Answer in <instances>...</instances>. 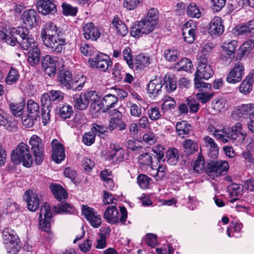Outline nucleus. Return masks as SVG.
Instances as JSON below:
<instances>
[{
    "instance_id": "1",
    "label": "nucleus",
    "mask_w": 254,
    "mask_h": 254,
    "mask_svg": "<svg viewBox=\"0 0 254 254\" xmlns=\"http://www.w3.org/2000/svg\"><path fill=\"white\" fill-rule=\"evenodd\" d=\"M215 132L214 137L216 139L221 140L223 143L231 140L236 145L243 143L247 136V132L240 123H237L230 129L223 127L221 130H215Z\"/></svg>"
},
{
    "instance_id": "2",
    "label": "nucleus",
    "mask_w": 254,
    "mask_h": 254,
    "mask_svg": "<svg viewBox=\"0 0 254 254\" xmlns=\"http://www.w3.org/2000/svg\"><path fill=\"white\" fill-rule=\"evenodd\" d=\"M72 98V104L74 108L79 110H84L88 107L90 103L93 109H95L96 104L98 105L100 96L95 91H89L73 95Z\"/></svg>"
},
{
    "instance_id": "3",
    "label": "nucleus",
    "mask_w": 254,
    "mask_h": 254,
    "mask_svg": "<svg viewBox=\"0 0 254 254\" xmlns=\"http://www.w3.org/2000/svg\"><path fill=\"white\" fill-rule=\"evenodd\" d=\"M11 33L13 36H18L17 43L20 47L24 50H30L38 47L32 36L29 35L28 28L21 26L11 28Z\"/></svg>"
},
{
    "instance_id": "4",
    "label": "nucleus",
    "mask_w": 254,
    "mask_h": 254,
    "mask_svg": "<svg viewBox=\"0 0 254 254\" xmlns=\"http://www.w3.org/2000/svg\"><path fill=\"white\" fill-rule=\"evenodd\" d=\"M11 160L15 163H22L26 167H30L33 163V158L28 145L21 142L12 151Z\"/></svg>"
},
{
    "instance_id": "5",
    "label": "nucleus",
    "mask_w": 254,
    "mask_h": 254,
    "mask_svg": "<svg viewBox=\"0 0 254 254\" xmlns=\"http://www.w3.org/2000/svg\"><path fill=\"white\" fill-rule=\"evenodd\" d=\"M121 216L119 217V211L116 206L112 205L107 207L103 217L108 223L111 225L121 223L124 224L127 217V212L124 206H120Z\"/></svg>"
},
{
    "instance_id": "6",
    "label": "nucleus",
    "mask_w": 254,
    "mask_h": 254,
    "mask_svg": "<svg viewBox=\"0 0 254 254\" xmlns=\"http://www.w3.org/2000/svg\"><path fill=\"white\" fill-rule=\"evenodd\" d=\"M3 244L8 254H16L20 249L18 236L12 229L4 228L2 232Z\"/></svg>"
},
{
    "instance_id": "7",
    "label": "nucleus",
    "mask_w": 254,
    "mask_h": 254,
    "mask_svg": "<svg viewBox=\"0 0 254 254\" xmlns=\"http://www.w3.org/2000/svg\"><path fill=\"white\" fill-rule=\"evenodd\" d=\"M88 63L92 67L102 71H106L112 65V62L107 55L98 52L89 59Z\"/></svg>"
},
{
    "instance_id": "8",
    "label": "nucleus",
    "mask_w": 254,
    "mask_h": 254,
    "mask_svg": "<svg viewBox=\"0 0 254 254\" xmlns=\"http://www.w3.org/2000/svg\"><path fill=\"white\" fill-rule=\"evenodd\" d=\"M156 26L151 23L149 20L144 19L132 26L130 30V35L135 38H139L143 34H147L151 32Z\"/></svg>"
},
{
    "instance_id": "9",
    "label": "nucleus",
    "mask_w": 254,
    "mask_h": 254,
    "mask_svg": "<svg viewBox=\"0 0 254 254\" xmlns=\"http://www.w3.org/2000/svg\"><path fill=\"white\" fill-rule=\"evenodd\" d=\"M229 165L226 161H211L207 164L206 172L209 176L215 177L226 174Z\"/></svg>"
},
{
    "instance_id": "10",
    "label": "nucleus",
    "mask_w": 254,
    "mask_h": 254,
    "mask_svg": "<svg viewBox=\"0 0 254 254\" xmlns=\"http://www.w3.org/2000/svg\"><path fill=\"white\" fill-rule=\"evenodd\" d=\"M51 207L47 203H44L39 213V228L46 232L50 231V220L52 218Z\"/></svg>"
},
{
    "instance_id": "11",
    "label": "nucleus",
    "mask_w": 254,
    "mask_h": 254,
    "mask_svg": "<svg viewBox=\"0 0 254 254\" xmlns=\"http://www.w3.org/2000/svg\"><path fill=\"white\" fill-rule=\"evenodd\" d=\"M29 142L31 146L35 163L37 165L40 164L44 159V148L42 139L37 135H33Z\"/></svg>"
},
{
    "instance_id": "12",
    "label": "nucleus",
    "mask_w": 254,
    "mask_h": 254,
    "mask_svg": "<svg viewBox=\"0 0 254 254\" xmlns=\"http://www.w3.org/2000/svg\"><path fill=\"white\" fill-rule=\"evenodd\" d=\"M82 213L92 227L97 228L101 226L102 223L101 216L94 209L83 205Z\"/></svg>"
},
{
    "instance_id": "13",
    "label": "nucleus",
    "mask_w": 254,
    "mask_h": 254,
    "mask_svg": "<svg viewBox=\"0 0 254 254\" xmlns=\"http://www.w3.org/2000/svg\"><path fill=\"white\" fill-rule=\"evenodd\" d=\"M244 73V67L242 63L237 62L227 74L226 81L231 84L238 83L242 80Z\"/></svg>"
},
{
    "instance_id": "14",
    "label": "nucleus",
    "mask_w": 254,
    "mask_h": 254,
    "mask_svg": "<svg viewBox=\"0 0 254 254\" xmlns=\"http://www.w3.org/2000/svg\"><path fill=\"white\" fill-rule=\"evenodd\" d=\"M56 38L52 36L42 38L44 45L50 48L52 51L61 53L63 47L65 44V40L61 35L56 36Z\"/></svg>"
},
{
    "instance_id": "15",
    "label": "nucleus",
    "mask_w": 254,
    "mask_h": 254,
    "mask_svg": "<svg viewBox=\"0 0 254 254\" xmlns=\"http://www.w3.org/2000/svg\"><path fill=\"white\" fill-rule=\"evenodd\" d=\"M238 42L236 40L226 41L222 46L223 50L226 52V55L222 57V60L225 62V64H230L235 57L236 48Z\"/></svg>"
},
{
    "instance_id": "16",
    "label": "nucleus",
    "mask_w": 254,
    "mask_h": 254,
    "mask_svg": "<svg viewBox=\"0 0 254 254\" xmlns=\"http://www.w3.org/2000/svg\"><path fill=\"white\" fill-rule=\"evenodd\" d=\"M23 199L27 202V208L31 211H35L38 208L40 198L38 193L35 190H29L25 191Z\"/></svg>"
},
{
    "instance_id": "17",
    "label": "nucleus",
    "mask_w": 254,
    "mask_h": 254,
    "mask_svg": "<svg viewBox=\"0 0 254 254\" xmlns=\"http://www.w3.org/2000/svg\"><path fill=\"white\" fill-rule=\"evenodd\" d=\"M58 58L47 55L42 60V65L49 76L54 75L57 72Z\"/></svg>"
},
{
    "instance_id": "18",
    "label": "nucleus",
    "mask_w": 254,
    "mask_h": 254,
    "mask_svg": "<svg viewBox=\"0 0 254 254\" xmlns=\"http://www.w3.org/2000/svg\"><path fill=\"white\" fill-rule=\"evenodd\" d=\"M83 35L88 40L96 41L101 35L100 30L92 22H88L83 26Z\"/></svg>"
},
{
    "instance_id": "19",
    "label": "nucleus",
    "mask_w": 254,
    "mask_h": 254,
    "mask_svg": "<svg viewBox=\"0 0 254 254\" xmlns=\"http://www.w3.org/2000/svg\"><path fill=\"white\" fill-rule=\"evenodd\" d=\"M52 159L57 163H60L63 161L65 157L64 147L59 141L54 139L52 141Z\"/></svg>"
},
{
    "instance_id": "20",
    "label": "nucleus",
    "mask_w": 254,
    "mask_h": 254,
    "mask_svg": "<svg viewBox=\"0 0 254 254\" xmlns=\"http://www.w3.org/2000/svg\"><path fill=\"white\" fill-rule=\"evenodd\" d=\"M37 10L43 15L53 14L57 12V8L53 0H39L37 4Z\"/></svg>"
},
{
    "instance_id": "21",
    "label": "nucleus",
    "mask_w": 254,
    "mask_h": 254,
    "mask_svg": "<svg viewBox=\"0 0 254 254\" xmlns=\"http://www.w3.org/2000/svg\"><path fill=\"white\" fill-rule=\"evenodd\" d=\"M196 27V25L191 21H188L184 24L182 29L183 35L185 41L187 43L191 44L194 42Z\"/></svg>"
},
{
    "instance_id": "22",
    "label": "nucleus",
    "mask_w": 254,
    "mask_h": 254,
    "mask_svg": "<svg viewBox=\"0 0 254 254\" xmlns=\"http://www.w3.org/2000/svg\"><path fill=\"white\" fill-rule=\"evenodd\" d=\"M204 62L205 60L202 62H198L197 70L194 75L207 80L212 76L213 70L211 65L208 64L207 62Z\"/></svg>"
},
{
    "instance_id": "23",
    "label": "nucleus",
    "mask_w": 254,
    "mask_h": 254,
    "mask_svg": "<svg viewBox=\"0 0 254 254\" xmlns=\"http://www.w3.org/2000/svg\"><path fill=\"white\" fill-rule=\"evenodd\" d=\"M234 114L239 118H247L249 117L250 119V116L254 114V104H243L237 106L234 111Z\"/></svg>"
},
{
    "instance_id": "24",
    "label": "nucleus",
    "mask_w": 254,
    "mask_h": 254,
    "mask_svg": "<svg viewBox=\"0 0 254 254\" xmlns=\"http://www.w3.org/2000/svg\"><path fill=\"white\" fill-rule=\"evenodd\" d=\"M61 31L56 24L52 22H47L44 29L41 32V37L45 38L52 36L56 38V36H60Z\"/></svg>"
},
{
    "instance_id": "25",
    "label": "nucleus",
    "mask_w": 254,
    "mask_h": 254,
    "mask_svg": "<svg viewBox=\"0 0 254 254\" xmlns=\"http://www.w3.org/2000/svg\"><path fill=\"white\" fill-rule=\"evenodd\" d=\"M163 85L161 78H156L151 80L147 85V92L150 97H155L161 92Z\"/></svg>"
},
{
    "instance_id": "26",
    "label": "nucleus",
    "mask_w": 254,
    "mask_h": 254,
    "mask_svg": "<svg viewBox=\"0 0 254 254\" xmlns=\"http://www.w3.org/2000/svg\"><path fill=\"white\" fill-rule=\"evenodd\" d=\"M224 30L222 19L220 17L215 16L210 23L209 30L212 34L220 35L222 34Z\"/></svg>"
},
{
    "instance_id": "27",
    "label": "nucleus",
    "mask_w": 254,
    "mask_h": 254,
    "mask_svg": "<svg viewBox=\"0 0 254 254\" xmlns=\"http://www.w3.org/2000/svg\"><path fill=\"white\" fill-rule=\"evenodd\" d=\"M254 82L253 73H249L241 83L239 86L240 92L244 95L249 94L253 88V83Z\"/></svg>"
},
{
    "instance_id": "28",
    "label": "nucleus",
    "mask_w": 254,
    "mask_h": 254,
    "mask_svg": "<svg viewBox=\"0 0 254 254\" xmlns=\"http://www.w3.org/2000/svg\"><path fill=\"white\" fill-rule=\"evenodd\" d=\"M36 11L32 9L25 10L21 15L23 22L27 26L31 27L36 23Z\"/></svg>"
},
{
    "instance_id": "29",
    "label": "nucleus",
    "mask_w": 254,
    "mask_h": 254,
    "mask_svg": "<svg viewBox=\"0 0 254 254\" xmlns=\"http://www.w3.org/2000/svg\"><path fill=\"white\" fill-rule=\"evenodd\" d=\"M206 146L209 148L208 155L212 159L217 157L219 152V147L214 139L208 136L203 138Z\"/></svg>"
},
{
    "instance_id": "30",
    "label": "nucleus",
    "mask_w": 254,
    "mask_h": 254,
    "mask_svg": "<svg viewBox=\"0 0 254 254\" xmlns=\"http://www.w3.org/2000/svg\"><path fill=\"white\" fill-rule=\"evenodd\" d=\"M50 189L54 197L58 200L65 199L68 197L66 190L60 184L53 183L50 186Z\"/></svg>"
},
{
    "instance_id": "31",
    "label": "nucleus",
    "mask_w": 254,
    "mask_h": 254,
    "mask_svg": "<svg viewBox=\"0 0 254 254\" xmlns=\"http://www.w3.org/2000/svg\"><path fill=\"white\" fill-rule=\"evenodd\" d=\"M58 81L60 84L66 89H70L72 75L70 71L61 70L59 73Z\"/></svg>"
},
{
    "instance_id": "32",
    "label": "nucleus",
    "mask_w": 254,
    "mask_h": 254,
    "mask_svg": "<svg viewBox=\"0 0 254 254\" xmlns=\"http://www.w3.org/2000/svg\"><path fill=\"white\" fill-rule=\"evenodd\" d=\"M118 101V97L112 94H108L103 98L101 104L103 108V112L108 111L111 108L115 107Z\"/></svg>"
},
{
    "instance_id": "33",
    "label": "nucleus",
    "mask_w": 254,
    "mask_h": 254,
    "mask_svg": "<svg viewBox=\"0 0 254 254\" xmlns=\"http://www.w3.org/2000/svg\"><path fill=\"white\" fill-rule=\"evenodd\" d=\"M112 24L119 36L124 37L128 33V29L126 24L118 17H114L112 20Z\"/></svg>"
},
{
    "instance_id": "34",
    "label": "nucleus",
    "mask_w": 254,
    "mask_h": 254,
    "mask_svg": "<svg viewBox=\"0 0 254 254\" xmlns=\"http://www.w3.org/2000/svg\"><path fill=\"white\" fill-rule=\"evenodd\" d=\"M40 51L38 47L34 49H30L28 52L27 61L32 66L38 64L40 61Z\"/></svg>"
},
{
    "instance_id": "35",
    "label": "nucleus",
    "mask_w": 254,
    "mask_h": 254,
    "mask_svg": "<svg viewBox=\"0 0 254 254\" xmlns=\"http://www.w3.org/2000/svg\"><path fill=\"white\" fill-rule=\"evenodd\" d=\"M163 83L168 93L174 91L177 88V79L172 75H165Z\"/></svg>"
},
{
    "instance_id": "36",
    "label": "nucleus",
    "mask_w": 254,
    "mask_h": 254,
    "mask_svg": "<svg viewBox=\"0 0 254 254\" xmlns=\"http://www.w3.org/2000/svg\"><path fill=\"white\" fill-rule=\"evenodd\" d=\"M191 126L185 121L178 122L176 126V130L178 136L184 138L185 135L190 133L191 130Z\"/></svg>"
},
{
    "instance_id": "37",
    "label": "nucleus",
    "mask_w": 254,
    "mask_h": 254,
    "mask_svg": "<svg viewBox=\"0 0 254 254\" xmlns=\"http://www.w3.org/2000/svg\"><path fill=\"white\" fill-rule=\"evenodd\" d=\"M188 16L192 18H199L202 15V12L195 3L189 4L186 9Z\"/></svg>"
},
{
    "instance_id": "38",
    "label": "nucleus",
    "mask_w": 254,
    "mask_h": 254,
    "mask_svg": "<svg viewBox=\"0 0 254 254\" xmlns=\"http://www.w3.org/2000/svg\"><path fill=\"white\" fill-rule=\"evenodd\" d=\"M179 158L178 150L176 148H169L166 153V161L170 165H176Z\"/></svg>"
},
{
    "instance_id": "39",
    "label": "nucleus",
    "mask_w": 254,
    "mask_h": 254,
    "mask_svg": "<svg viewBox=\"0 0 254 254\" xmlns=\"http://www.w3.org/2000/svg\"><path fill=\"white\" fill-rule=\"evenodd\" d=\"M184 152L190 155L195 153L198 149L196 143L190 139H185L183 141Z\"/></svg>"
},
{
    "instance_id": "40",
    "label": "nucleus",
    "mask_w": 254,
    "mask_h": 254,
    "mask_svg": "<svg viewBox=\"0 0 254 254\" xmlns=\"http://www.w3.org/2000/svg\"><path fill=\"white\" fill-rule=\"evenodd\" d=\"M150 63L149 57L143 54L140 53L136 56L133 65L134 64L136 68H142L147 66Z\"/></svg>"
},
{
    "instance_id": "41",
    "label": "nucleus",
    "mask_w": 254,
    "mask_h": 254,
    "mask_svg": "<svg viewBox=\"0 0 254 254\" xmlns=\"http://www.w3.org/2000/svg\"><path fill=\"white\" fill-rule=\"evenodd\" d=\"M240 34H246L248 36H254V19L249 21L245 25L240 26L239 30Z\"/></svg>"
},
{
    "instance_id": "42",
    "label": "nucleus",
    "mask_w": 254,
    "mask_h": 254,
    "mask_svg": "<svg viewBox=\"0 0 254 254\" xmlns=\"http://www.w3.org/2000/svg\"><path fill=\"white\" fill-rule=\"evenodd\" d=\"M27 107L28 114L34 118H39L40 115V107L35 101L30 100L27 101Z\"/></svg>"
},
{
    "instance_id": "43",
    "label": "nucleus",
    "mask_w": 254,
    "mask_h": 254,
    "mask_svg": "<svg viewBox=\"0 0 254 254\" xmlns=\"http://www.w3.org/2000/svg\"><path fill=\"white\" fill-rule=\"evenodd\" d=\"M153 154L150 153H144L140 154L138 157V162L143 166H150L152 163Z\"/></svg>"
},
{
    "instance_id": "44",
    "label": "nucleus",
    "mask_w": 254,
    "mask_h": 254,
    "mask_svg": "<svg viewBox=\"0 0 254 254\" xmlns=\"http://www.w3.org/2000/svg\"><path fill=\"white\" fill-rule=\"evenodd\" d=\"M72 206L66 202L60 203L53 207L56 213H71Z\"/></svg>"
},
{
    "instance_id": "45",
    "label": "nucleus",
    "mask_w": 254,
    "mask_h": 254,
    "mask_svg": "<svg viewBox=\"0 0 254 254\" xmlns=\"http://www.w3.org/2000/svg\"><path fill=\"white\" fill-rule=\"evenodd\" d=\"M212 106L214 109L217 111L226 110L228 108V104L225 98H217L212 102Z\"/></svg>"
},
{
    "instance_id": "46",
    "label": "nucleus",
    "mask_w": 254,
    "mask_h": 254,
    "mask_svg": "<svg viewBox=\"0 0 254 254\" xmlns=\"http://www.w3.org/2000/svg\"><path fill=\"white\" fill-rule=\"evenodd\" d=\"M25 106V102H21L20 103H10L9 107L14 116L15 117L20 116L23 111Z\"/></svg>"
},
{
    "instance_id": "47",
    "label": "nucleus",
    "mask_w": 254,
    "mask_h": 254,
    "mask_svg": "<svg viewBox=\"0 0 254 254\" xmlns=\"http://www.w3.org/2000/svg\"><path fill=\"white\" fill-rule=\"evenodd\" d=\"M73 112L72 107L69 105L65 104L60 108L59 114L63 120H66L70 118Z\"/></svg>"
},
{
    "instance_id": "48",
    "label": "nucleus",
    "mask_w": 254,
    "mask_h": 254,
    "mask_svg": "<svg viewBox=\"0 0 254 254\" xmlns=\"http://www.w3.org/2000/svg\"><path fill=\"white\" fill-rule=\"evenodd\" d=\"M19 78L18 71L11 67L5 78V82L8 85H12L16 82Z\"/></svg>"
},
{
    "instance_id": "49",
    "label": "nucleus",
    "mask_w": 254,
    "mask_h": 254,
    "mask_svg": "<svg viewBox=\"0 0 254 254\" xmlns=\"http://www.w3.org/2000/svg\"><path fill=\"white\" fill-rule=\"evenodd\" d=\"M164 56L168 62H174L178 59L179 53L174 49H169L164 51Z\"/></svg>"
},
{
    "instance_id": "50",
    "label": "nucleus",
    "mask_w": 254,
    "mask_h": 254,
    "mask_svg": "<svg viewBox=\"0 0 254 254\" xmlns=\"http://www.w3.org/2000/svg\"><path fill=\"white\" fill-rule=\"evenodd\" d=\"M178 68L180 70L186 71H190L193 67L191 61L188 58H183L177 63Z\"/></svg>"
},
{
    "instance_id": "51",
    "label": "nucleus",
    "mask_w": 254,
    "mask_h": 254,
    "mask_svg": "<svg viewBox=\"0 0 254 254\" xmlns=\"http://www.w3.org/2000/svg\"><path fill=\"white\" fill-rule=\"evenodd\" d=\"M202 79H204L194 75V82L195 88L197 89L199 91H203L204 89H211L212 87L211 85L203 81Z\"/></svg>"
},
{
    "instance_id": "52",
    "label": "nucleus",
    "mask_w": 254,
    "mask_h": 254,
    "mask_svg": "<svg viewBox=\"0 0 254 254\" xmlns=\"http://www.w3.org/2000/svg\"><path fill=\"white\" fill-rule=\"evenodd\" d=\"M159 18L158 11L157 9L151 8L148 11L147 15L144 18L146 20H149V21L155 25L158 24Z\"/></svg>"
},
{
    "instance_id": "53",
    "label": "nucleus",
    "mask_w": 254,
    "mask_h": 254,
    "mask_svg": "<svg viewBox=\"0 0 254 254\" xmlns=\"http://www.w3.org/2000/svg\"><path fill=\"white\" fill-rule=\"evenodd\" d=\"M123 59L126 61L127 64L130 68H133V62L131 50L128 47H126L123 51Z\"/></svg>"
},
{
    "instance_id": "54",
    "label": "nucleus",
    "mask_w": 254,
    "mask_h": 254,
    "mask_svg": "<svg viewBox=\"0 0 254 254\" xmlns=\"http://www.w3.org/2000/svg\"><path fill=\"white\" fill-rule=\"evenodd\" d=\"M176 105V101L172 97L166 96L162 105V110L165 112L168 110L173 109L175 108Z\"/></svg>"
},
{
    "instance_id": "55",
    "label": "nucleus",
    "mask_w": 254,
    "mask_h": 254,
    "mask_svg": "<svg viewBox=\"0 0 254 254\" xmlns=\"http://www.w3.org/2000/svg\"><path fill=\"white\" fill-rule=\"evenodd\" d=\"M186 102L188 104L190 113L194 114L198 112L200 107L198 101L194 98H189L186 100Z\"/></svg>"
},
{
    "instance_id": "56",
    "label": "nucleus",
    "mask_w": 254,
    "mask_h": 254,
    "mask_svg": "<svg viewBox=\"0 0 254 254\" xmlns=\"http://www.w3.org/2000/svg\"><path fill=\"white\" fill-rule=\"evenodd\" d=\"M1 39L7 44L14 46L17 43L18 36H13L11 33V29L10 30L9 35L3 33L1 37Z\"/></svg>"
},
{
    "instance_id": "57",
    "label": "nucleus",
    "mask_w": 254,
    "mask_h": 254,
    "mask_svg": "<svg viewBox=\"0 0 254 254\" xmlns=\"http://www.w3.org/2000/svg\"><path fill=\"white\" fill-rule=\"evenodd\" d=\"M205 161L203 157L199 154L193 165V170L198 173H201L204 168Z\"/></svg>"
},
{
    "instance_id": "58",
    "label": "nucleus",
    "mask_w": 254,
    "mask_h": 254,
    "mask_svg": "<svg viewBox=\"0 0 254 254\" xmlns=\"http://www.w3.org/2000/svg\"><path fill=\"white\" fill-rule=\"evenodd\" d=\"M63 13L66 16H75L77 12V8L73 7L70 4L64 3L62 4Z\"/></svg>"
},
{
    "instance_id": "59",
    "label": "nucleus",
    "mask_w": 254,
    "mask_h": 254,
    "mask_svg": "<svg viewBox=\"0 0 254 254\" xmlns=\"http://www.w3.org/2000/svg\"><path fill=\"white\" fill-rule=\"evenodd\" d=\"M147 114L151 121H156L161 117L159 109L156 107L151 106L148 110Z\"/></svg>"
},
{
    "instance_id": "60",
    "label": "nucleus",
    "mask_w": 254,
    "mask_h": 254,
    "mask_svg": "<svg viewBox=\"0 0 254 254\" xmlns=\"http://www.w3.org/2000/svg\"><path fill=\"white\" fill-rule=\"evenodd\" d=\"M211 50L212 47L209 45H205L200 53L199 62H202V61H204V60H205L204 62H207V60Z\"/></svg>"
},
{
    "instance_id": "61",
    "label": "nucleus",
    "mask_w": 254,
    "mask_h": 254,
    "mask_svg": "<svg viewBox=\"0 0 254 254\" xmlns=\"http://www.w3.org/2000/svg\"><path fill=\"white\" fill-rule=\"evenodd\" d=\"M151 179L145 175H140L137 177V183L139 187L145 189L149 186Z\"/></svg>"
},
{
    "instance_id": "62",
    "label": "nucleus",
    "mask_w": 254,
    "mask_h": 254,
    "mask_svg": "<svg viewBox=\"0 0 254 254\" xmlns=\"http://www.w3.org/2000/svg\"><path fill=\"white\" fill-rule=\"evenodd\" d=\"M19 209V206L11 199H8L6 203L5 209L6 213H12L17 212Z\"/></svg>"
},
{
    "instance_id": "63",
    "label": "nucleus",
    "mask_w": 254,
    "mask_h": 254,
    "mask_svg": "<svg viewBox=\"0 0 254 254\" xmlns=\"http://www.w3.org/2000/svg\"><path fill=\"white\" fill-rule=\"evenodd\" d=\"M214 95V93L213 92L209 93L206 91L197 93L196 97L202 103L204 104L210 101Z\"/></svg>"
},
{
    "instance_id": "64",
    "label": "nucleus",
    "mask_w": 254,
    "mask_h": 254,
    "mask_svg": "<svg viewBox=\"0 0 254 254\" xmlns=\"http://www.w3.org/2000/svg\"><path fill=\"white\" fill-rule=\"evenodd\" d=\"M210 4L212 10L218 12L225 6L226 0H210Z\"/></svg>"
}]
</instances>
